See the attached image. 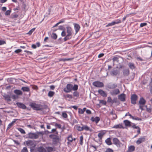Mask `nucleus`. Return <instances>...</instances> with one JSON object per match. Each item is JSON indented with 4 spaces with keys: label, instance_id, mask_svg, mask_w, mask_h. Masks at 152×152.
Listing matches in <instances>:
<instances>
[{
    "label": "nucleus",
    "instance_id": "f8f14e48",
    "mask_svg": "<svg viewBox=\"0 0 152 152\" xmlns=\"http://www.w3.org/2000/svg\"><path fill=\"white\" fill-rule=\"evenodd\" d=\"M145 141V137L143 136L139 138L136 141V144L138 145Z\"/></svg>",
    "mask_w": 152,
    "mask_h": 152
},
{
    "label": "nucleus",
    "instance_id": "09e8293b",
    "mask_svg": "<svg viewBox=\"0 0 152 152\" xmlns=\"http://www.w3.org/2000/svg\"><path fill=\"white\" fill-rule=\"evenodd\" d=\"M62 116L63 117L66 118L67 117V115L66 113L63 112L62 113Z\"/></svg>",
    "mask_w": 152,
    "mask_h": 152
},
{
    "label": "nucleus",
    "instance_id": "423d86ee",
    "mask_svg": "<svg viewBox=\"0 0 152 152\" xmlns=\"http://www.w3.org/2000/svg\"><path fill=\"white\" fill-rule=\"evenodd\" d=\"M72 90V85L70 84H67L66 88L64 89V91L66 93L71 92Z\"/></svg>",
    "mask_w": 152,
    "mask_h": 152
},
{
    "label": "nucleus",
    "instance_id": "20e7f679",
    "mask_svg": "<svg viewBox=\"0 0 152 152\" xmlns=\"http://www.w3.org/2000/svg\"><path fill=\"white\" fill-rule=\"evenodd\" d=\"M26 145L30 148L31 152L34 150L33 148L36 146V143L34 141L29 140L26 141Z\"/></svg>",
    "mask_w": 152,
    "mask_h": 152
},
{
    "label": "nucleus",
    "instance_id": "864d4df0",
    "mask_svg": "<svg viewBox=\"0 0 152 152\" xmlns=\"http://www.w3.org/2000/svg\"><path fill=\"white\" fill-rule=\"evenodd\" d=\"M65 97L66 98H69L70 99H72V95L70 94H67L66 95Z\"/></svg>",
    "mask_w": 152,
    "mask_h": 152
},
{
    "label": "nucleus",
    "instance_id": "0e129e2a",
    "mask_svg": "<svg viewBox=\"0 0 152 152\" xmlns=\"http://www.w3.org/2000/svg\"><path fill=\"white\" fill-rule=\"evenodd\" d=\"M117 99L116 98H115L113 99V100L112 101V104L114 103H117Z\"/></svg>",
    "mask_w": 152,
    "mask_h": 152
},
{
    "label": "nucleus",
    "instance_id": "dca6fc26",
    "mask_svg": "<svg viewBox=\"0 0 152 152\" xmlns=\"http://www.w3.org/2000/svg\"><path fill=\"white\" fill-rule=\"evenodd\" d=\"M99 94L103 97H106L107 96V93L104 91L102 89H99L98 91Z\"/></svg>",
    "mask_w": 152,
    "mask_h": 152
},
{
    "label": "nucleus",
    "instance_id": "b1692460",
    "mask_svg": "<svg viewBox=\"0 0 152 152\" xmlns=\"http://www.w3.org/2000/svg\"><path fill=\"white\" fill-rule=\"evenodd\" d=\"M37 151L38 152H46V150L43 147L40 146L37 149Z\"/></svg>",
    "mask_w": 152,
    "mask_h": 152
},
{
    "label": "nucleus",
    "instance_id": "603ef678",
    "mask_svg": "<svg viewBox=\"0 0 152 152\" xmlns=\"http://www.w3.org/2000/svg\"><path fill=\"white\" fill-rule=\"evenodd\" d=\"M11 12V10H7L5 12V15H10Z\"/></svg>",
    "mask_w": 152,
    "mask_h": 152
},
{
    "label": "nucleus",
    "instance_id": "aec40b11",
    "mask_svg": "<svg viewBox=\"0 0 152 152\" xmlns=\"http://www.w3.org/2000/svg\"><path fill=\"white\" fill-rule=\"evenodd\" d=\"M91 120L93 122H95L96 124H97L100 121V118L98 117H96L94 118L92 117L91 119Z\"/></svg>",
    "mask_w": 152,
    "mask_h": 152
},
{
    "label": "nucleus",
    "instance_id": "9b49d317",
    "mask_svg": "<svg viewBox=\"0 0 152 152\" xmlns=\"http://www.w3.org/2000/svg\"><path fill=\"white\" fill-rule=\"evenodd\" d=\"M117 87V84L116 83H110L107 85V87L110 89L115 88Z\"/></svg>",
    "mask_w": 152,
    "mask_h": 152
},
{
    "label": "nucleus",
    "instance_id": "c03bdc74",
    "mask_svg": "<svg viewBox=\"0 0 152 152\" xmlns=\"http://www.w3.org/2000/svg\"><path fill=\"white\" fill-rule=\"evenodd\" d=\"M83 137L82 136H81L80 137V143L81 145H82L83 144Z\"/></svg>",
    "mask_w": 152,
    "mask_h": 152
},
{
    "label": "nucleus",
    "instance_id": "7c9ffc66",
    "mask_svg": "<svg viewBox=\"0 0 152 152\" xmlns=\"http://www.w3.org/2000/svg\"><path fill=\"white\" fill-rule=\"evenodd\" d=\"M105 134V133L103 132H100L98 134V136L100 139H101Z\"/></svg>",
    "mask_w": 152,
    "mask_h": 152
},
{
    "label": "nucleus",
    "instance_id": "39448f33",
    "mask_svg": "<svg viewBox=\"0 0 152 152\" xmlns=\"http://www.w3.org/2000/svg\"><path fill=\"white\" fill-rule=\"evenodd\" d=\"M29 105L34 110H42L43 109L42 105L40 104H37L34 103H31Z\"/></svg>",
    "mask_w": 152,
    "mask_h": 152
},
{
    "label": "nucleus",
    "instance_id": "473e14b6",
    "mask_svg": "<svg viewBox=\"0 0 152 152\" xmlns=\"http://www.w3.org/2000/svg\"><path fill=\"white\" fill-rule=\"evenodd\" d=\"M76 128V129L79 131H83V128L82 126H79L78 125H76L75 126Z\"/></svg>",
    "mask_w": 152,
    "mask_h": 152
},
{
    "label": "nucleus",
    "instance_id": "c9c22d12",
    "mask_svg": "<svg viewBox=\"0 0 152 152\" xmlns=\"http://www.w3.org/2000/svg\"><path fill=\"white\" fill-rule=\"evenodd\" d=\"M51 37L52 39H56L57 38V35L56 33H53L51 35Z\"/></svg>",
    "mask_w": 152,
    "mask_h": 152
},
{
    "label": "nucleus",
    "instance_id": "7ed1b4c3",
    "mask_svg": "<svg viewBox=\"0 0 152 152\" xmlns=\"http://www.w3.org/2000/svg\"><path fill=\"white\" fill-rule=\"evenodd\" d=\"M52 139L53 143L54 145H57L60 142L61 139L58 136L55 134H51L49 136Z\"/></svg>",
    "mask_w": 152,
    "mask_h": 152
},
{
    "label": "nucleus",
    "instance_id": "5701e85b",
    "mask_svg": "<svg viewBox=\"0 0 152 152\" xmlns=\"http://www.w3.org/2000/svg\"><path fill=\"white\" fill-rule=\"evenodd\" d=\"M135 150V147L133 145H131L129 147L128 150L126 152H132Z\"/></svg>",
    "mask_w": 152,
    "mask_h": 152
},
{
    "label": "nucleus",
    "instance_id": "49530a36",
    "mask_svg": "<svg viewBox=\"0 0 152 152\" xmlns=\"http://www.w3.org/2000/svg\"><path fill=\"white\" fill-rule=\"evenodd\" d=\"M35 30V28H32L31 30H30L28 32V34L31 35L32 34V33Z\"/></svg>",
    "mask_w": 152,
    "mask_h": 152
},
{
    "label": "nucleus",
    "instance_id": "4c0bfd02",
    "mask_svg": "<svg viewBox=\"0 0 152 152\" xmlns=\"http://www.w3.org/2000/svg\"><path fill=\"white\" fill-rule=\"evenodd\" d=\"M78 88V86L77 85H74V86H73L72 85V90L76 91Z\"/></svg>",
    "mask_w": 152,
    "mask_h": 152
},
{
    "label": "nucleus",
    "instance_id": "f03ea898",
    "mask_svg": "<svg viewBox=\"0 0 152 152\" xmlns=\"http://www.w3.org/2000/svg\"><path fill=\"white\" fill-rule=\"evenodd\" d=\"M67 34L64 38V41H66L67 40L70 39L72 37V28L69 26L66 27Z\"/></svg>",
    "mask_w": 152,
    "mask_h": 152
},
{
    "label": "nucleus",
    "instance_id": "f704fd0d",
    "mask_svg": "<svg viewBox=\"0 0 152 152\" xmlns=\"http://www.w3.org/2000/svg\"><path fill=\"white\" fill-rule=\"evenodd\" d=\"M73 95L74 96L77 98L79 96V93L77 91H75L73 93Z\"/></svg>",
    "mask_w": 152,
    "mask_h": 152
},
{
    "label": "nucleus",
    "instance_id": "79ce46f5",
    "mask_svg": "<svg viewBox=\"0 0 152 152\" xmlns=\"http://www.w3.org/2000/svg\"><path fill=\"white\" fill-rule=\"evenodd\" d=\"M68 140L70 142H72L73 140L72 135H69L67 138Z\"/></svg>",
    "mask_w": 152,
    "mask_h": 152
},
{
    "label": "nucleus",
    "instance_id": "e433bc0d",
    "mask_svg": "<svg viewBox=\"0 0 152 152\" xmlns=\"http://www.w3.org/2000/svg\"><path fill=\"white\" fill-rule=\"evenodd\" d=\"M18 130L22 134H26V132L24 130H23V129L21 128H18Z\"/></svg>",
    "mask_w": 152,
    "mask_h": 152
},
{
    "label": "nucleus",
    "instance_id": "4be33fe9",
    "mask_svg": "<svg viewBox=\"0 0 152 152\" xmlns=\"http://www.w3.org/2000/svg\"><path fill=\"white\" fill-rule=\"evenodd\" d=\"M119 73V72L117 70H114L110 72V74L112 76H116Z\"/></svg>",
    "mask_w": 152,
    "mask_h": 152
},
{
    "label": "nucleus",
    "instance_id": "f257e3e1",
    "mask_svg": "<svg viewBox=\"0 0 152 152\" xmlns=\"http://www.w3.org/2000/svg\"><path fill=\"white\" fill-rule=\"evenodd\" d=\"M123 122L126 126L131 127L133 129H137V135L140 133V128L139 126H136L135 124L131 122L128 120H124Z\"/></svg>",
    "mask_w": 152,
    "mask_h": 152
},
{
    "label": "nucleus",
    "instance_id": "680f3d73",
    "mask_svg": "<svg viewBox=\"0 0 152 152\" xmlns=\"http://www.w3.org/2000/svg\"><path fill=\"white\" fill-rule=\"evenodd\" d=\"M61 35L62 37H65L66 35V32L64 31L63 30L61 32Z\"/></svg>",
    "mask_w": 152,
    "mask_h": 152
},
{
    "label": "nucleus",
    "instance_id": "774afa93",
    "mask_svg": "<svg viewBox=\"0 0 152 152\" xmlns=\"http://www.w3.org/2000/svg\"><path fill=\"white\" fill-rule=\"evenodd\" d=\"M86 113L88 114H90L91 113V111L89 110H86Z\"/></svg>",
    "mask_w": 152,
    "mask_h": 152
},
{
    "label": "nucleus",
    "instance_id": "e2e57ef3",
    "mask_svg": "<svg viewBox=\"0 0 152 152\" xmlns=\"http://www.w3.org/2000/svg\"><path fill=\"white\" fill-rule=\"evenodd\" d=\"M56 132V134H58V132L56 131V129H53L51 130V132H50V133H53L54 132Z\"/></svg>",
    "mask_w": 152,
    "mask_h": 152
},
{
    "label": "nucleus",
    "instance_id": "9d476101",
    "mask_svg": "<svg viewBox=\"0 0 152 152\" xmlns=\"http://www.w3.org/2000/svg\"><path fill=\"white\" fill-rule=\"evenodd\" d=\"M137 99V96L135 94L132 95L131 96V103L133 104H136V101Z\"/></svg>",
    "mask_w": 152,
    "mask_h": 152
},
{
    "label": "nucleus",
    "instance_id": "393cba45",
    "mask_svg": "<svg viewBox=\"0 0 152 152\" xmlns=\"http://www.w3.org/2000/svg\"><path fill=\"white\" fill-rule=\"evenodd\" d=\"M14 93L17 95H21L23 94L22 92L19 90L16 89L14 90Z\"/></svg>",
    "mask_w": 152,
    "mask_h": 152
},
{
    "label": "nucleus",
    "instance_id": "a211bd4d",
    "mask_svg": "<svg viewBox=\"0 0 152 152\" xmlns=\"http://www.w3.org/2000/svg\"><path fill=\"white\" fill-rule=\"evenodd\" d=\"M74 29H75L76 34L80 30V25L77 23H74Z\"/></svg>",
    "mask_w": 152,
    "mask_h": 152
},
{
    "label": "nucleus",
    "instance_id": "72a5a7b5",
    "mask_svg": "<svg viewBox=\"0 0 152 152\" xmlns=\"http://www.w3.org/2000/svg\"><path fill=\"white\" fill-rule=\"evenodd\" d=\"M55 94L54 92L52 91H49L48 94V95L49 97H52Z\"/></svg>",
    "mask_w": 152,
    "mask_h": 152
},
{
    "label": "nucleus",
    "instance_id": "a878e982",
    "mask_svg": "<svg viewBox=\"0 0 152 152\" xmlns=\"http://www.w3.org/2000/svg\"><path fill=\"white\" fill-rule=\"evenodd\" d=\"M129 72L128 69H125L124 70L123 74L124 76H128L129 75Z\"/></svg>",
    "mask_w": 152,
    "mask_h": 152
},
{
    "label": "nucleus",
    "instance_id": "bf43d9fd",
    "mask_svg": "<svg viewBox=\"0 0 152 152\" xmlns=\"http://www.w3.org/2000/svg\"><path fill=\"white\" fill-rule=\"evenodd\" d=\"M22 51V50L20 49H18L15 50L14 51V53H18Z\"/></svg>",
    "mask_w": 152,
    "mask_h": 152
},
{
    "label": "nucleus",
    "instance_id": "6e6552de",
    "mask_svg": "<svg viewBox=\"0 0 152 152\" xmlns=\"http://www.w3.org/2000/svg\"><path fill=\"white\" fill-rule=\"evenodd\" d=\"M92 84L94 86L98 88H102L104 86L102 82L99 81H95Z\"/></svg>",
    "mask_w": 152,
    "mask_h": 152
},
{
    "label": "nucleus",
    "instance_id": "de8ad7c7",
    "mask_svg": "<svg viewBox=\"0 0 152 152\" xmlns=\"http://www.w3.org/2000/svg\"><path fill=\"white\" fill-rule=\"evenodd\" d=\"M112 101H113V100L112 99H111V98L110 96L108 97H107V102H108L112 104Z\"/></svg>",
    "mask_w": 152,
    "mask_h": 152
},
{
    "label": "nucleus",
    "instance_id": "338daca9",
    "mask_svg": "<svg viewBox=\"0 0 152 152\" xmlns=\"http://www.w3.org/2000/svg\"><path fill=\"white\" fill-rule=\"evenodd\" d=\"M13 125V124L11 123H10L8 126L7 129H10Z\"/></svg>",
    "mask_w": 152,
    "mask_h": 152
},
{
    "label": "nucleus",
    "instance_id": "cd10ccee",
    "mask_svg": "<svg viewBox=\"0 0 152 152\" xmlns=\"http://www.w3.org/2000/svg\"><path fill=\"white\" fill-rule=\"evenodd\" d=\"M3 96L5 100L8 101H11V98L9 95L5 94Z\"/></svg>",
    "mask_w": 152,
    "mask_h": 152
},
{
    "label": "nucleus",
    "instance_id": "13d9d810",
    "mask_svg": "<svg viewBox=\"0 0 152 152\" xmlns=\"http://www.w3.org/2000/svg\"><path fill=\"white\" fill-rule=\"evenodd\" d=\"M54 126L56 127H57L59 129H61V125L60 124H58L57 123H56L55 124Z\"/></svg>",
    "mask_w": 152,
    "mask_h": 152
},
{
    "label": "nucleus",
    "instance_id": "412c9836",
    "mask_svg": "<svg viewBox=\"0 0 152 152\" xmlns=\"http://www.w3.org/2000/svg\"><path fill=\"white\" fill-rule=\"evenodd\" d=\"M113 129H124V127L122 125V124H119L116 125L114 126L112 128Z\"/></svg>",
    "mask_w": 152,
    "mask_h": 152
},
{
    "label": "nucleus",
    "instance_id": "f3484780",
    "mask_svg": "<svg viewBox=\"0 0 152 152\" xmlns=\"http://www.w3.org/2000/svg\"><path fill=\"white\" fill-rule=\"evenodd\" d=\"M81 125L82 126L83 131L85 130L86 131H89L90 132H91L92 131V129L87 126L83 125L82 124H81Z\"/></svg>",
    "mask_w": 152,
    "mask_h": 152
},
{
    "label": "nucleus",
    "instance_id": "2eb2a0df",
    "mask_svg": "<svg viewBox=\"0 0 152 152\" xmlns=\"http://www.w3.org/2000/svg\"><path fill=\"white\" fill-rule=\"evenodd\" d=\"M16 104L19 108H22L23 109H25L26 108V106L23 103L18 102L16 103Z\"/></svg>",
    "mask_w": 152,
    "mask_h": 152
},
{
    "label": "nucleus",
    "instance_id": "58836bf2",
    "mask_svg": "<svg viewBox=\"0 0 152 152\" xmlns=\"http://www.w3.org/2000/svg\"><path fill=\"white\" fill-rule=\"evenodd\" d=\"M132 119L133 120H137V121H142V119L141 118H138L137 117H133V116L132 118Z\"/></svg>",
    "mask_w": 152,
    "mask_h": 152
},
{
    "label": "nucleus",
    "instance_id": "2f4dec72",
    "mask_svg": "<svg viewBox=\"0 0 152 152\" xmlns=\"http://www.w3.org/2000/svg\"><path fill=\"white\" fill-rule=\"evenodd\" d=\"M47 152H52L53 151V148L51 147H46Z\"/></svg>",
    "mask_w": 152,
    "mask_h": 152
},
{
    "label": "nucleus",
    "instance_id": "c85d7f7f",
    "mask_svg": "<svg viewBox=\"0 0 152 152\" xmlns=\"http://www.w3.org/2000/svg\"><path fill=\"white\" fill-rule=\"evenodd\" d=\"M21 89L24 92H29L30 91V88L28 87H22Z\"/></svg>",
    "mask_w": 152,
    "mask_h": 152
},
{
    "label": "nucleus",
    "instance_id": "6ab92c4d",
    "mask_svg": "<svg viewBox=\"0 0 152 152\" xmlns=\"http://www.w3.org/2000/svg\"><path fill=\"white\" fill-rule=\"evenodd\" d=\"M113 142L114 144L117 146L120 145V143L119 140L116 138H113Z\"/></svg>",
    "mask_w": 152,
    "mask_h": 152
},
{
    "label": "nucleus",
    "instance_id": "a18cd8bd",
    "mask_svg": "<svg viewBox=\"0 0 152 152\" xmlns=\"http://www.w3.org/2000/svg\"><path fill=\"white\" fill-rule=\"evenodd\" d=\"M114 25H115V24H114V22H113V21L112 22L109 23L108 24H107L106 25V27H108L111 26H113Z\"/></svg>",
    "mask_w": 152,
    "mask_h": 152
},
{
    "label": "nucleus",
    "instance_id": "6e6d98bb",
    "mask_svg": "<svg viewBox=\"0 0 152 152\" xmlns=\"http://www.w3.org/2000/svg\"><path fill=\"white\" fill-rule=\"evenodd\" d=\"M105 152H113V151L111 149L108 148L106 149Z\"/></svg>",
    "mask_w": 152,
    "mask_h": 152
},
{
    "label": "nucleus",
    "instance_id": "052dcab7",
    "mask_svg": "<svg viewBox=\"0 0 152 152\" xmlns=\"http://www.w3.org/2000/svg\"><path fill=\"white\" fill-rule=\"evenodd\" d=\"M12 97L13 99H16L18 98V96L17 95H13L12 96Z\"/></svg>",
    "mask_w": 152,
    "mask_h": 152
},
{
    "label": "nucleus",
    "instance_id": "bb28decb",
    "mask_svg": "<svg viewBox=\"0 0 152 152\" xmlns=\"http://www.w3.org/2000/svg\"><path fill=\"white\" fill-rule=\"evenodd\" d=\"M105 142L107 145H111L112 144L110 138H108L105 140Z\"/></svg>",
    "mask_w": 152,
    "mask_h": 152
},
{
    "label": "nucleus",
    "instance_id": "3c124183",
    "mask_svg": "<svg viewBox=\"0 0 152 152\" xmlns=\"http://www.w3.org/2000/svg\"><path fill=\"white\" fill-rule=\"evenodd\" d=\"M6 42L4 40H0V45L6 44Z\"/></svg>",
    "mask_w": 152,
    "mask_h": 152
},
{
    "label": "nucleus",
    "instance_id": "ddd939ff",
    "mask_svg": "<svg viewBox=\"0 0 152 152\" xmlns=\"http://www.w3.org/2000/svg\"><path fill=\"white\" fill-rule=\"evenodd\" d=\"M118 99L122 102H124L125 101L126 95L125 94L123 93L118 96Z\"/></svg>",
    "mask_w": 152,
    "mask_h": 152
},
{
    "label": "nucleus",
    "instance_id": "37998d69",
    "mask_svg": "<svg viewBox=\"0 0 152 152\" xmlns=\"http://www.w3.org/2000/svg\"><path fill=\"white\" fill-rule=\"evenodd\" d=\"M84 112L83 111L82 109L79 108L78 109V113L80 114H82L84 113Z\"/></svg>",
    "mask_w": 152,
    "mask_h": 152
},
{
    "label": "nucleus",
    "instance_id": "a19ab883",
    "mask_svg": "<svg viewBox=\"0 0 152 152\" xmlns=\"http://www.w3.org/2000/svg\"><path fill=\"white\" fill-rule=\"evenodd\" d=\"M118 57L117 56H114L112 59V60L113 62L117 61V62H118Z\"/></svg>",
    "mask_w": 152,
    "mask_h": 152
},
{
    "label": "nucleus",
    "instance_id": "1a4fd4ad",
    "mask_svg": "<svg viewBox=\"0 0 152 152\" xmlns=\"http://www.w3.org/2000/svg\"><path fill=\"white\" fill-rule=\"evenodd\" d=\"M139 102L140 104V108L142 110L143 105L145 104V100L143 97H142L140 98Z\"/></svg>",
    "mask_w": 152,
    "mask_h": 152
},
{
    "label": "nucleus",
    "instance_id": "0eeeda50",
    "mask_svg": "<svg viewBox=\"0 0 152 152\" xmlns=\"http://www.w3.org/2000/svg\"><path fill=\"white\" fill-rule=\"evenodd\" d=\"M28 137L31 139H36L38 138L39 135L36 133H29L28 134Z\"/></svg>",
    "mask_w": 152,
    "mask_h": 152
},
{
    "label": "nucleus",
    "instance_id": "ea45409f",
    "mask_svg": "<svg viewBox=\"0 0 152 152\" xmlns=\"http://www.w3.org/2000/svg\"><path fill=\"white\" fill-rule=\"evenodd\" d=\"M114 22L115 25L121 23V20L120 19H117L113 21Z\"/></svg>",
    "mask_w": 152,
    "mask_h": 152
},
{
    "label": "nucleus",
    "instance_id": "5fc2aeb1",
    "mask_svg": "<svg viewBox=\"0 0 152 152\" xmlns=\"http://www.w3.org/2000/svg\"><path fill=\"white\" fill-rule=\"evenodd\" d=\"M147 25V23H140V27H142L143 26H146Z\"/></svg>",
    "mask_w": 152,
    "mask_h": 152
},
{
    "label": "nucleus",
    "instance_id": "8fccbe9b",
    "mask_svg": "<svg viewBox=\"0 0 152 152\" xmlns=\"http://www.w3.org/2000/svg\"><path fill=\"white\" fill-rule=\"evenodd\" d=\"M28 149L26 147H25L23 148L21 150V152H28Z\"/></svg>",
    "mask_w": 152,
    "mask_h": 152
},
{
    "label": "nucleus",
    "instance_id": "4d7b16f0",
    "mask_svg": "<svg viewBox=\"0 0 152 152\" xmlns=\"http://www.w3.org/2000/svg\"><path fill=\"white\" fill-rule=\"evenodd\" d=\"M146 110L148 112H149L150 113H152V108H147Z\"/></svg>",
    "mask_w": 152,
    "mask_h": 152
},
{
    "label": "nucleus",
    "instance_id": "69168bd1",
    "mask_svg": "<svg viewBox=\"0 0 152 152\" xmlns=\"http://www.w3.org/2000/svg\"><path fill=\"white\" fill-rule=\"evenodd\" d=\"M100 103H102L104 105H106V102L103 100H101L100 101Z\"/></svg>",
    "mask_w": 152,
    "mask_h": 152
},
{
    "label": "nucleus",
    "instance_id": "4468645a",
    "mask_svg": "<svg viewBox=\"0 0 152 152\" xmlns=\"http://www.w3.org/2000/svg\"><path fill=\"white\" fill-rule=\"evenodd\" d=\"M119 93L120 91L119 89L118 88H116L110 92V94L112 96L117 95Z\"/></svg>",
    "mask_w": 152,
    "mask_h": 152
},
{
    "label": "nucleus",
    "instance_id": "c756f323",
    "mask_svg": "<svg viewBox=\"0 0 152 152\" xmlns=\"http://www.w3.org/2000/svg\"><path fill=\"white\" fill-rule=\"evenodd\" d=\"M128 66L129 68L132 70L135 68V66L133 63L129 62L128 64Z\"/></svg>",
    "mask_w": 152,
    "mask_h": 152
}]
</instances>
